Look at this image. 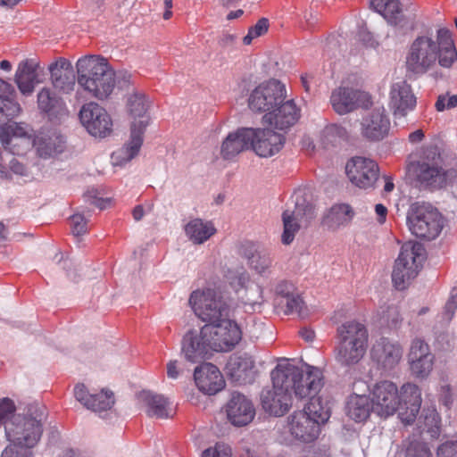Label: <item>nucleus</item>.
<instances>
[{
  "label": "nucleus",
  "mask_w": 457,
  "mask_h": 457,
  "mask_svg": "<svg viewBox=\"0 0 457 457\" xmlns=\"http://www.w3.org/2000/svg\"><path fill=\"white\" fill-rule=\"evenodd\" d=\"M407 223L413 235L430 241L441 233L444 228V218L431 204L415 203L408 212Z\"/></svg>",
  "instance_id": "6e6552de"
},
{
  "label": "nucleus",
  "mask_w": 457,
  "mask_h": 457,
  "mask_svg": "<svg viewBox=\"0 0 457 457\" xmlns=\"http://www.w3.org/2000/svg\"><path fill=\"white\" fill-rule=\"evenodd\" d=\"M71 231L74 236L79 237L87 232V219L84 213L76 212L71 218Z\"/></svg>",
  "instance_id": "603ef678"
},
{
  "label": "nucleus",
  "mask_w": 457,
  "mask_h": 457,
  "mask_svg": "<svg viewBox=\"0 0 457 457\" xmlns=\"http://www.w3.org/2000/svg\"><path fill=\"white\" fill-rule=\"evenodd\" d=\"M386 320L388 325L392 327H397L401 321L402 318L399 313L398 308L395 306H389L386 310Z\"/></svg>",
  "instance_id": "680f3d73"
},
{
  "label": "nucleus",
  "mask_w": 457,
  "mask_h": 457,
  "mask_svg": "<svg viewBox=\"0 0 457 457\" xmlns=\"http://www.w3.org/2000/svg\"><path fill=\"white\" fill-rule=\"evenodd\" d=\"M437 457H457V441H446L437 447Z\"/></svg>",
  "instance_id": "4d7b16f0"
},
{
  "label": "nucleus",
  "mask_w": 457,
  "mask_h": 457,
  "mask_svg": "<svg viewBox=\"0 0 457 457\" xmlns=\"http://www.w3.org/2000/svg\"><path fill=\"white\" fill-rule=\"evenodd\" d=\"M53 87L63 94L74 90L75 74L73 67L67 59L60 57L48 66Z\"/></svg>",
  "instance_id": "a878e982"
},
{
  "label": "nucleus",
  "mask_w": 457,
  "mask_h": 457,
  "mask_svg": "<svg viewBox=\"0 0 457 457\" xmlns=\"http://www.w3.org/2000/svg\"><path fill=\"white\" fill-rule=\"evenodd\" d=\"M292 285L287 282H281L276 287V293L281 297V300H285V295L287 292H290Z\"/></svg>",
  "instance_id": "338daca9"
},
{
  "label": "nucleus",
  "mask_w": 457,
  "mask_h": 457,
  "mask_svg": "<svg viewBox=\"0 0 457 457\" xmlns=\"http://www.w3.org/2000/svg\"><path fill=\"white\" fill-rule=\"evenodd\" d=\"M287 98V89L279 80L271 79L260 83L249 94L247 103L253 112L268 113Z\"/></svg>",
  "instance_id": "9b49d317"
},
{
  "label": "nucleus",
  "mask_w": 457,
  "mask_h": 457,
  "mask_svg": "<svg viewBox=\"0 0 457 457\" xmlns=\"http://www.w3.org/2000/svg\"><path fill=\"white\" fill-rule=\"evenodd\" d=\"M390 104L395 120L403 119L406 117L410 112L413 111L417 104V99L411 85L406 81L393 84L390 91Z\"/></svg>",
  "instance_id": "5701e85b"
},
{
  "label": "nucleus",
  "mask_w": 457,
  "mask_h": 457,
  "mask_svg": "<svg viewBox=\"0 0 457 457\" xmlns=\"http://www.w3.org/2000/svg\"><path fill=\"white\" fill-rule=\"evenodd\" d=\"M295 198L294 210L287 209L282 215L284 231L281 241L284 245L291 244L301 225L309 224L314 217V207L304 194L296 193Z\"/></svg>",
  "instance_id": "ddd939ff"
},
{
  "label": "nucleus",
  "mask_w": 457,
  "mask_h": 457,
  "mask_svg": "<svg viewBox=\"0 0 457 457\" xmlns=\"http://www.w3.org/2000/svg\"><path fill=\"white\" fill-rule=\"evenodd\" d=\"M439 401L446 407H449L453 403V390L449 384L444 383L439 390Z\"/></svg>",
  "instance_id": "052dcab7"
},
{
  "label": "nucleus",
  "mask_w": 457,
  "mask_h": 457,
  "mask_svg": "<svg viewBox=\"0 0 457 457\" xmlns=\"http://www.w3.org/2000/svg\"><path fill=\"white\" fill-rule=\"evenodd\" d=\"M407 357L410 371L413 377L424 379L429 376L433 370L435 356L423 339L415 338L411 341Z\"/></svg>",
  "instance_id": "dca6fc26"
},
{
  "label": "nucleus",
  "mask_w": 457,
  "mask_h": 457,
  "mask_svg": "<svg viewBox=\"0 0 457 457\" xmlns=\"http://www.w3.org/2000/svg\"><path fill=\"white\" fill-rule=\"evenodd\" d=\"M457 61V50L449 29H437L436 36L420 35L410 44L405 66L409 72L423 75L438 63L443 68H451Z\"/></svg>",
  "instance_id": "f257e3e1"
},
{
  "label": "nucleus",
  "mask_w": 457,
  "mask_h": 457,
  "mask_svg": "<svg viewBox=\"0 0 457 457\" xmlns=\"http://www.w3.org/2000/svg\"><path fill=\"white\" fill-rule=\"evenodd\" d=\"M226 411L228 420L237 427L249 424L255 415L252 402L239 393L232 394Z\"/></svg>",
  "instance_id": "cd10ccee"
},
{
  "label": "nucleus",
  "mask_w": 457,
  "mask_h": 457,
  "mask_svg": "<svg viewBox=\"0 0 457 457\" xmlns=\"http://www.w3.org/2000/svg\"><path fill=\"white\" fill-rule=\"evenodd\" d=\"M148 106V101L143 92L135 91L128 95L126 110L134 121L131 123L129 141L112 155L114 165L121 166L138 154L144 141L143 135L149 121Z\"/></svg>",
  "instance_id": "39448f33"
},
{
  "label": "nucleus",
  "mask_w": 457,
  "mask_h": 457,
  "mask_svg": "<svg viewBox=\"0 0 457 457\" xmlns=\"http://www.w3.org/2000/svg\"><path fill=\"white\" fill-rule=\"evenodd\" d=\"M319 425L325 423L330 417V407L328 403H323L321 398L314 395L310 398L309 403L303 409Z\"/></svg>",
  "instance_id": "a18cd8bd"
},
{
  "label": "nucleus",
  "mask_w": 457,
  "mask_h": 457,
  "mask_svg": "<svg viewBox=\"0 0 457 457\" xmlns=\"http://www.w3.org/2000/svg\"><path fill=\"white\" fill-rule=\"evenodd\" d=\"M368 102L369 96L365 92L347 87L336 88L330 96L333 110L340 115L349 113Z\"/></svg>",
  "instance_id": "6ab92c4d"
},
{
  "label": "nucleus",
  "mask_w": 457,
  "mask_h": 457,
  "mask_svg": "<svg viewBox=\"0 0 457 457\" xmlns=\"http://www.w3.org/2000/svg\"><path fill=\"white\" fill-rule=\"evenodd\" d=\"M421 392L419 386L413 383L403 384L399 394V405L406 409L405 412L401 411L402 420L406 424L412 423L421 406Z\"/></svg>",
  "instance_id": "473e14b6"
},
{
  "label": "nucleus",
  "mask_w": 457,
  "mask_h": 457,
  "mask_svg": "<svg viewBox=\"0 0 457 457\" xmlns=\"http://www.w3.org/2000/svg\"><path fill=\"white\" fill-rule=\"evenodd\" d=\"M253 132L252 147L260 157H271L284 147L286 137L283 133L275 132L272 129H253Z\"/></svg>",
  "instance_id": "4be33fe9"
},
{
  "label": "nucleus",
  "mask_w": 457,
  "mask_h": 457,
  "mask_svg": "<svg viewBox=\"0 0 457 457\" xmlns=\"http://www.w3.org/2000/svg\"><path fill=\"white\" fill-rule=\"evenodd\" d=\"M75 398L86 406L87 402H90L91 395H89L86 386L83 384H79L74 388Z\"/></svg>",
  "instance_id": "e2e57ef3"
},
{
  "label": "nucleus",
  "mask_w": 457,
  "mask_h": 457,
  "mask_svg": "<svg viewBox=\"0 0 457 457\" xmlns=\"http://www.w3.org/2000/svg\"><path fill=\"white\" fill-rule=\"evenodd\" d=\"M370 7L394 26L400 25L403 21L399 0H370Z\"/></svg>",
  "instance_id": "58836bf2"
},
{
  "label": "nucleus",
  "mask_w": 457,
  "mask_h": 457,
  "mask_svg": "<svg viewBox=\"0 0 457 457\" xmlns=\"http://www.w3.org/2000/svg\"><path fill=\"white\" fill-rule=\"evenodd\" d=\"M223 277L236 290L243 288L249 280L248 273L243 266L222 268Z\"/></svg>",
  "instance_id": "49530a36"
},
{
  "label": "nucleus",
  "mask_w": 457,
  "mask_h": 457,
  "mask_svg": "<svg viewBox=\"0 0 457 457\" xmlns=\"http://www.w3.org/2000/svg\"><path fill=\"white\" fill-rule=\"evenodd\" d=\"M254 135L252 128H239L236 131L230 132L221 144V157L224 160H234L252 145Z\"/></svg>",
  "instance_id": "b1692460"
},
{
  "label": "nucleus",
  "mask_w": 457,
  "mask_h": 457,
  "mask_svg": "<svg viewBox=\"0 0 457 457\" xmlns=\"http://www.w3.org/2000/svg\"><path fill=\"white\" fill-rule=\"evenodd\" d=\"M78 84L92 97L107 100L116 85V73L104 58L84 56L76 63Z\"/></svg>",
  "instance_id": "20e7f679"
},
{
  "label": "nucleus",
  "mask_w": 457,
  "mask_h": 457,
  "mask_svg": "<svg viewBox=\"0 0 457 457\" xmlns=\"http://www.w3.org/2000/svg\"><path fill=\"white\" fill-rule=\"evenodd\" d=\"M138 399L143 403L145 413L150 418L168 419L173 416L169 400L162 395L142 391Z\"/></svg>",
  "instance_id": "f704fd0d"
},
{
  "label": "nucleus",
  "mask_w": 457,
  "mask_h": 457,
  "mask_svg": "<svg viewBox=\"0 0 457 457\" xmlns=\"http://www.w3.org/2000/svg\"><path fill=\"white\" fill-rule=\"evenodd\" d=\"M357 37L358 40L366 47L375 48L378 45L373 35L365 27L360 28Z\"/></svg>",
  "instance_id": "13d9d810"
},
{
  "label": "nucleus",
  "mask_w": 457,
  "mask_h": 457,
  "mask_svg": "<svg viewBox=\"0 0 457 457\" xmlns=\"http://www.w3.org/2000/svg\"><path fill=\"white\" fill-rule=\"evenodd\" d=\"M300 118V109L294 100H284L272 111L263 115L264 123L271 128L287 132Z\"/></svg>",
  "instance_id": "aec40b11"
},
{
  "label": "nucleus",
  "mask_w": 457,
  "mask_h": 457,
  "mask_svg": "<svg viewBox=\"0 0 457 457\" xmlns=\"http://www.w3.org/2000/svg\"><path fill=\"white\" fill-rule=\"evenodd\" d=\"M185 231L194 244L200 245L213 236L216 232V228L211 221L195 219L186 225Z\"/></svg>",
  "instance_id": "a19ab883"
},
{
  "label": "nucleus",
  "mask_w": 457,
  "mask_h": 457,
  "mask_svg": "<svg viewBox=\"0 0 457 457\" xmlns=\"http://www.w3.org/2000/svg\"><path fill=\"white\" fill-rule=\"evenodd\" d=\"M0 141L4 149L16 151L15 147L19 145V141L29 143V135L25 128L15 123L0 129Z\"/></svg>",
  "instance_id": "ea45409f"
},
{
  "label": "nucleus",
  "mask_w": 457,
  "mask_h": 457,
  "mask_svg": "<svg viewBox=\"0 0 457 457\" xmlns=\"http://www.w3.org/2000/svg\"><path fill=\"white\" fill-rule=\"evenodd\" d=\"M289 429L295 438L305 443L314 441L320 434V425L304 410L289 417Z\"/></svg>",
  "instance_id": "bb28decb"
},
{
  "label": "nucleus",
  "mask_w": 457,
  "mask_h": 457,
  "mask_svg": "<svg viewBox=\"0 0 457 457\" xmlns=\"http://www.w3.org/2000/svg\"><path fill=\"white\" fill-rule=\"evenodd\" d=\"M15 151L0 152V179L12 181L14 178L28 177L29 168L14 155Z\"/></svg>",
  "instance_id": "e433bc0d"
},
{
  "label": "nucleus",
  "mask_w": 457,
  "mask_h": 457,
  "mask_svg": "<svg viewBox=\"0 0 457 457\" xmlns=\"http://www.w3.org/2000/svg\"><path fill=\"white\" fill-rule=\"evenodd\" d=\"M113 404V393L103 390L98 394L92 395L90 402L86 403V407L94 411H104L111 409Z\"/></svg>",
  "instance_id": "de8ad7c7"
},
{
  "label": "nucleus",
  "mask_w": 457,
  "mask_h": 457,
  "mask_svg": "<svg viewBox=\"0 0 457 457\" xmlns=\"http://www.w3.org/2000/svg\"><path fill=\"white\" fill-rule=\"evenodd\" d=\"M81 124L96 137H105L112 131V120L107 111L95 102L82 105L79 113Z\"/></svg>",
  "instance_id": "4468645a"
},
{
  "label": "nucleus",
  "mask_w": 457,
  "mask_h": 457,
  "mask_svg": "<svg viewBox=\"0 0 457 457\" xmlns=\"http://www.w3.org/2000/svg\"><path fill=\"white\" fill-rule=\"evenodd\" d=\"M370 399L366 395L352 396L347 403L348 416L357 422L365 420L370 416Z\"/></svg>",
  "instance_id": "37998d69"
},
{
  "label": "nucleus",
  "mask_w": 457,
  "mask_h": 457,
  "mask_svg": "<svg viewBox=\"0 0 457 457\" xmlns=\"http://www.w3.org/2000/svg\"><path fill=\"white\" fill-rule=\"evenodd\" d=\"M279 303L286 306L285 312L287 314L297 313L300 317H303L306 314L303 299L291 292H287L285 295V300H280Z\"/></svg>",
  "instance_id": "09e8293b"
},
{
  "label": "nucleus",
  "mask_w": 457,
  "mask_h": 457,
  "mask_svg": "<svg viewBox=\"0 0 457 457\" xmlns=\"http://www.w3.org/2000/svg\"><path fill=\"white\" fill-rule=\"evenodd\" d=\"M226 369L228 376L237 385H246L254 381L255 365L250 356L235 355L230 357Z\"/></svg>",
  "instance_id": "7c9ffc66"
},
{
  "label": "nucleus",
  "mask_w": 457,
  "mask_h": 457,
  "mask_svg": "<svg viewBox=\"0 0 457 457\" xmlns=\"http://www.w3.org/2000/svg\"><path fill=\"white\" fill-rule=\"evenodd\" d=\"M425 137V134L422 129H417L409 134L408 139L411 144L420 143Z\"/></svg>",
  "instance_id": "774afa93"
},
{
  "label": "nucleus",
  "mask_w": 457,
  "mask_h": 457,
  "mask_svg": "<svg viewBox=\"0 0 457 457\" xmlns=\"http://www.w3.org/2000/svg\"><path fill=\"white\" fill-rule=\"evenodd\" d=\"M457 309V287H453L450 292V296L445 305L444 318L450 321Z\"/></svg>",
  "instance_id": "6e6d98bb"
},
{
  "label": "nucleus",
  "mask_w": 457,
  "mask_h": 457,
  "mask_svg": "<svg viewBox=\"0 0 457 457\" xmlns=\"http://www.w3.org/2000/svg\"><path fill=\"white\" fill-rule=\"evenodd\" d=\"M405 457H432V453L425 443L412 441L406 449Z\"/></svg>",
  "instance_id": "864d4df0"
},
{
  "label": "nucleus",
  "mask_w": 457,
  "mask_h": 457,
  "mask_svg": "<svg viewBox=\"0 0 457 457\" xmlns=\"http://www.w3.org/2000/svg\"><path fill=\"white\" fill-rule=\"evenodd\" d=\"M353 211L348 204H336L322 219V224L329 229H337L347 224L353 218Z\"/></svg>",
  "instance_id": "79ce46f5"
},
{
  "label": "nucleus",
  "mask_w": 457,
  "mask_h": 457,
  "mask_svg": "<svg viewBox=\"0 0 457 457\" xmlns=\"http://www.w3.org/2000/svg\"><path fill=\"white\" fill-rule=\"evenodd\" d=\"M188 302L195 315L207 324L228 319V305L214 289L195 290L190 295Z\"/></svg>",
  "instance_id": "9d476101"
},
{
  "label": "nucleus",
  "mask_w": 457,
  "mask_h": 457,
  "mask_svg": "<svg viewBox=\"0 0 457 457\" xmlns=\"http://www.w3.org/2000/svg\"><path fill=\"white\" fill-rule=\"evenodd\" d=\"M269 29V21L266 18L260 19L256 24L249 28L246 36L243 37V43L250 45L254 38H257L267 33Z\"/></svg>",
  "instance_id": "3c124183"
},
{
  "label": "nucleus",
  "mask_w": 457,
  "mask_h": 457,
  "mask_svg": "<svg viewBox=\"0 0 457 457\" xmlns=\"http://www.w3.org/2000/svg\"><path fill=\"white\" fill-rule=\"evenodd\" d=\"M202 457H231V449L225 444L217 443L213 447L204 450Z\"/></svg>",
  "instance_id": "5fc2aeb1"
},
{
  "label": "nucleus",
  "mask_w": 457,
  "mask_h": 457,
  "mask_svg": "<svg viewBox=\"0 0 457 457\" xmlns=\"http://www.w3.org/2000/svg\"><path fill=\"white\" fill-rule=\"evenodd\" d=\"M372 411L380 416L395 413L399 406V392L396 385L384 380L377 383L371 391Z\"/></svg>",
  "instance_id": "2eb2a0df"
},
{
  "label": "nucleus",
  "mask_w": 457,
  "mask_h": 457,
  "mask_svg": "<svg viewBox=\"0 0 457 457\" xmlns=\"http://www.w3.org/2000/svg\"><path fill=\"white\" fill-rule=\"evenodd\" d=\"M272 383L278 388L289 389L296 398L303 399L317 395L322 388V371L312 366L303 370L287 361H280L271 372Z\"/></svg>",
  "instance_id": "7ed1b4c3"
},
{
  "label": "nucleus",
  "mask_w": 457,
  "mask_h": 457,
  "mask_svg": "<svg viewBox=\"0 0 457 457\" xmlns=\"http://www.w3.org/2000/svg\"><path fill=\"white\" fill-rule=\"evenodd\" d=\"M15 405L12 400L10 398H4L0 400V426L4 425L8 422H12L17 417L21 415H15Z\"/></svg>",
  "instance_id": "8fccbe9b"
},
{
  "label": "nucleus",
  "mask_w": 457,
  "mask_h": 457,
  "mask_svg": "<svg viewBox=\"0 0 457 457\" xmlns=\"http://www.w3.org/2000/svg\"><path fill=\"white\" fill-rule=\"evenodd\" d=\"M369 345L367 327L355 320L343 322L337 328L335 359L343 367L358 364Z\"/></svg>",
  "instance_id": "423d86ee"
},
{
  "label": "nucleus",
  "mask_w": 457,
  "mask_h": 457,
  "mask_svg": "<svg viewBox=\"0 0 457 457\" xmlns=\"http://www.w3.org/2000/svg\"><path fill=\"white\" fill-rule=\"evenodd\" d=\"M37 106L52 121H61L69 115V111L62 97L51 88L43 87L37 94Z\"/></svg>",
  "instance_id": "c756f323"
},
{
  "label": "nucleus",
  "mask_w": 457,
  "mask_h": 457,
  "mask_svg": "<svg viewBox=\"0 0 457 457\" xmlns=\"http://www.w3.org/2000/svg\"><path fill=\"white\" fill-rule=\"evenodd\" d=\"M5 434L10 444L0 457H33L34 447L42 435V425L34 418L17 417L5 426Z\"/></svg>",
  "instance_id": "0eeeda50"
},
{
  "label": "nucleus",
  "mask_w": 457,
  "mask_h": 457,
  "mask_svg": "<svg viewBox=\"0 0 457 457\" xmlns=\"http://www.w3.org/2000/svg\"><path fill=\"white\" fill-rule=\"evenodd\" d=\"M42 71L39 62L35 59H26L19 63L14 81L21 94H32L35 86L40 82Z\"/></svg>",
  "instance_id": "c85d7f7f"
},
{
  "label": "nucleus",
  "mask_w": 457,
  "mask_h": 457,
  "mask_svg": "<svg viewBox=\"0 0 457 457\" xmlns=\"http://www.w3.org/2000/svg\"><path fill=\"white\" fill-rule=\"evenodd\" d=\"M406 176L420 189L439 190L457 178V170L448 169L441 150L434 145H424L409 155Z\"/></svg>",
  "instance_id": "f03ea898"
},
{
  "label": "nucleus",
  "mask_w": 457,
  "mask_h": 457,
  "mask_svg": "<svg viewBox=\"0 0 457 457\" xmlns=\"http://www.w3.org/2000/svg\"><path fill=\"white\" fill-rule=\"evenodd\" d=\"M249 267L261 276L270 274L273 256L267 250L255 251L247 256Z\"/></svg>",
  "instance_id": "c03bdc74"
},
{
  "label": "nucleus",
  "mask_w": 457,
  "mask_h": 457,
  "mask_svg": "<svg viewBox=\"0 0 457 457\" xmlns=\"http://www.w3.org/2000/svg\"><path fill=\"white\" fill-rule=\"evenodd\" d=\"M346 174L353 184L360 188L371 187L378 178V166L371 159L356 156L345 166Z\"/></svg>",
  "instance_id": "f3484780"
},
{
  "label": "nucleus",
  "mask_w": 457,
  "mask_h": 457,
  "mask_svg": "<svg viewBox=\"0 0 457 457\" xmlns=\"http://www.w3.org/2000/svg\"><path fill=\"white\" fill-rule=\"evenodd\" d=\"M179 371L178 370V361H170L167 364V376L170 378H177L179 377Z\"/></svg>",
  "instance_id": "69168bd1"
},
{
  "label": "nucleus",
  "mask_w": 457,
  "mask_h": 457,
  "mask_svg": "<svg viewBox=\"0 0 457 457\" xmlns=\"http://www.w3.org/2000/svg\"><path fill=\"white\" fill-rule=\"evenodd\" d=\"M15 93L13 86L0 78V125L21 112L20 104L13 99Z\"/></svg>",
  "instance_id": "4c0bfd02"
},
{
  "label": "nucleus",
  "mask_w": 457,
  "mask_h": 457,
  "mask_svg": "<svg viewBox=\"0 0 457 457\" xmlns=\"http://www.w3.org/2000/svg\"><path fill=\"white\" fill-rule=\"evenodd\" d=\"M37 154L43 158L53 157L63 152L65 141L56 130L40 132L34 140Z\"/></svg>",
  "instance_id": "c9c22d12"
},
{
  "label": "nucleus",
  "mask_w": 457,
  "mask_h": 457,
  "mask_svg": "<svg viewBox=\"0 0 457 457\" xmlns=\"http://www.w3.org/2000/svg\"><path fill=\"white\" fill-rule=\"evenodd\" d=\"M194 378L198 389L206 395H215L225 386V380L220 370L209 362L195 369Z\"/></svg>",
  "instance_id": "393cba45"
},
{
  "label": "nucleus",
  "mask_w": 457,
  "mask_h": 457,
  "mask_svg": "<svg viewBox=\"0 0 457 457\" xmlns=\"http://www.w3.org/2000/svg\"><path fill=\"white\" fill-rule=\"evenodd\" d=\"M326 134L328 137H338L340 138H345L347 137L346 129L337 124H331L326 128Z\"/></svg>",
  "instance_id": "0e129e2a"
},
{
  "label": "nucleus",
  "mask_w": 457,
  "mask_h": 457,
  "mask_svg": "<svg viewBox=\"0 0 457 457\" xmlns=\"http://www.w3.org/2000/svg\"><path fill=\"white\" fill-rule=\"evenodd\" d=\"M203 334V327L199 331L188 330L182 339V353L185 358L191 362H198L204 359L211 352L208 342Z\"/></svg>",
  "instance_id": "2f4dec72"
},
{
  "label": "nucleus",
  "mask_w": 457,
  "mask_h": 457,
  "mask_svg": "<svg viewBox=\"0 0 457 457\" xmlns=\"http://www.w3.org/2000/svg\"><path fill=\"white\" fill-rule=\"evenodd\" d=\"M403 347L397 343L382 337L371 348V359L385 372L393 370L403 358Z\"/></svg>",
  "instance_id": "a211bd4d"
},
{
  "label": "nucleus",
  "mask_w": 457,
  "mask_h": 457,
  "mask_svg": "<svg viewBox=\"0 0 457 457\" xmlns=\"http://www.w3.org/2000/svg\"><path fill=\"white\" fill-rule=\"evenodd\" d=\"M262 288L260 286H253L247 289L246 303L251 305L261 304L262 303Z\"/></svg>",
  "instance_id": "bf43d9fd"
},
{
  "label": "nucleus",
  "mask_w": 457,
  "mask_h": 457,
  "mask_svg": "<svg viewBox=\"0 0 457 457\" xmlns=\"http://www.w3.org/2000/svg\"><path fill=\"white\" fill-rule=\"evenodd\" d=\"M203 334L210 350L215 352L231 351L242 338L239 326L229 319L205 324L203 326Z\"/></svg>",
  "instance_id": "f8f14e48"
},
{
  "label": "nucleus",
  "mask_w": 457,
  "mask_h": 457,
  "mask_svg": "<svg viewBox=\"0 0 457 457\" xmlns=\"http://www.w3.org/2000/svg\"><path fill=\"white\" fill-rule=\"evenodd\" d=\"M390 120L385 108H375L363 116L361 133L370 141L382 140L388 135Z\"/></svg>",
  "instance_id": "412c9836"
},
{
  "label": "nucleus",
  "mask_w": 457,
  "mask_h": 457,
  "mask_svg": "<svg viewBox=\"0 0 457 457\" xmlns=\"http://www.w3.org/2000/svg\"><path fill=\"white\" fill-rule=\"evenodd\" d=\"M263 409L274 416L284 415L292 406V394L289 389L278 388L273 384V390H268L262 395Z\"/></svg>",
  "instance_id": "72a5a7b5"
},
{
  "label": "nucleus",
  "mask_w": 457,
  "mask_h": 457,
  "mask_svg": "<svg viewBox=\"0 0 457 457\" xmlns=\"http://www.w3.org/2000/svg\"><path fill=\"white\" fill-rule=\"evenodd\" d=\"M423 253L424 248L420 243L407 242L402 245L392 271V281L396 289H405L417 277Z\"/></svg>",
  "instance_id": "1a4fd4ad"
}]
</instances>
